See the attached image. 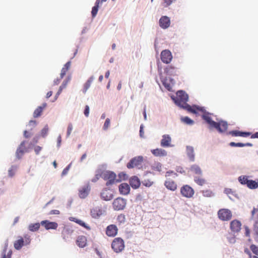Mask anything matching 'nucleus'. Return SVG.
I'll return each instance as SVG.
<instances>
[{"mask_svg": "<svg viewBox=\"0 0 258 258\" xmlns=\"http://www.w3.org/2000/svg\"><path fill=\"white\" fill-rule=\"evenodd\" d=\"M42 226H44L45 229H56L58 227V224L55 222H50L48 220H43L40 222Z\"/></svg>", "mask_w": 258, "mask_h": 258, "instance_id": "4468645a", "label": "nucleus"}, {"mask_svg": "<svg viewBox=\"0 0 258 258\" xmlns=\"http://www.w3.org/2000/svg\"><path fill=\"white\" fill-rule=\"evenodd\" d=\"M69 170V166H68V167H67L66 168H65L63 170V171H62V175H65V174H66L68 173V170Z\"/></svg>", "mask_w": 258, "mask_h": 258, "instance_id": "0e129e2a", "label": "nucleus"}, {"mask_svg": "<svg viewBox=\"0 0 258 258\" xmlns=\"http://www.w3.org/2000/svg\"><path fill=\"white\" fill-rule=\"evenodd\" d=\"M48 125H46L41 130V135L42 136V137H45L47 135V134L48 133Z\"/></svg>", "mask_w": 258, "mask_h": 258, "instance_id": "c03bdc74", "label": "nucleus"}, {"mask_svg": "<svg viewBox=\"0 0 258 258\" xmlns=\"http://www.w3.org/2000/svg\"><path fill=\"white\" fill-rule=\"evenodd\" d=\"M24 244V240L22 237H20L19 239L14 242V247L17 250L20 249Z\"/></svg>", "mask_w": 258, "mask_h": 258, "instance_id": "473e14b6", "label": "nucleus"}, {"mask_svg": "<svg viewBox=\"0 0 258 258\" xmlns=\"http://www.w3.org/2000/svg\"><path fill=\"white\" fill-rule=\"evenodd\" d=\"M176 171L182 173L184 172V170L182 167H178L176 169Z\"/></svg>", "mask_w": 258, "mask_h": 258, "instance_id": "e2e57ef3", "label": "nucleus"}, {"mask_svg": "<svg viewBox=\"0 0 258 258\" xmlns=\"http://www.w3.org/2000/svg\"><path fill=\"white\" fill-rule=\"evenodd\" d=\"M117 221L119 224L123 223L125 221V217L124 214H119L117 218Z\"/></svg>", "mask_w": 258, "mask_h": 258, "instance_id": "37998d69", "label": "nucleus"}, {"mask_svg": "<svg viewBox=\"0 0 258 258\" xmlns=\"http://www.w3.org/2000/svg\"><path fill=\"white\" fill-rule=\"evenodd\" d=\"M251 138H252V139L258 138V132H256V133L252 134L251 136Z\"/></svg>", "mask_w": 258, "mask_h": 258, "instance_id": "774afa93", "label": "nucleus"}, {"mask_svg": "<svg viewBox=\"0 0 258 258\" xmlns=\"http://www.w3.org/2000/svg\"><path fill=\"white\" fill-rule=\"evenodd\" d=\"M25 242L26 244H29L30 242V239L29 237H27L26 236H25Z\"/></svg>", "mask_w": 258, "mask_h": 258, "instance_id": "338daca9", "label": "nucleus"}, {"mask_svg": "<svg viewBox=\"0 0 258 258\" xmlns=\"http://www.w3.org/2000/svg\"><path fill=\"white\" fill-rule=\"evenodd\" d=\"M175 103L179 106L187 110L190 112L197 113V110L202 111V109L196 106H191L187 103L188 99L187 94L183 91H178L176 93Z\"/></svg>", "mask_w": 258, "mask_h": 258, "instance_id": "f257e3e1", "label": "nucleus"}, {"mask_svg": "<svg viewBox=\"0 0 258 258\" xmlns=\"http://www.w3.org/2000/svg\"><path fill=\"white\" fill-rule=\"evenodd\" d=\"M194 181L200 186H204L207 183V180L202 175L194 176Z\"/></svg>", "mask_w": 258, "mask_h": 258, "instance_id": "a878e982", "label": "nucleus"}, {"mask_svg": "<svg viewBox=\"0 0 258 258\" xmlns=\"http://www.w3.org/2000/svg\"><path fill=\"white\" fill-rule=\"evenodd\" d=\"M110 119L107 118L104 122V124L103 125V128L104 130H107L109 126H110Z\"/></svg>", "mask_w": 258, "mask_h": 258, "instance_id": "a18cd8bd", "label": "nucleus"}, {"mask_svg": "<svg viewBox=\"0 0 258 258\" xmlns=\"http://www.w3.org/2000/svg\"><path fill=\"white\" fill-rule=\"evenodd\" d=\"M203 196L205 197L210 198L214 196V193L210 189H205L201 191Z\"/></svg>", "mask_w": 258, "mask_h": 258, "instance_id": "58836bf2", "label": "nucleus"}, {"mask_svg": "<svg viewBox=\"0 0 258 258\" xmlns=\"http://www.w3.org/2000/svg\"><path fill=\"white\" fill-rule=\"evenodd\" d=\"M42 148L39 146H36L34 148V151L36 154H38L41 151Z\"/></svg>", "mask_w": 258, "mask_h": 258, "instance_id": "6e6d98bb", "label": "nucleus"}, {"mask_svg": "<svg viewBox=\"0 0 258 258\" xmlns=\"http://www.w3.org/2000/svg\"><path fill=\"white\" fill-rule=\"evenodd\" d=\"M125 247L124 241L120 237L115 238L111 243V248L116 253H119L124 250Z\"/></svg>", "mask_w": 258, "mask_h": 258, "instance_id": "20e7f679", "label": "nucleus"}, {"mask_svg": "<svg viewBox=\"0 0 258 258\" xmlns=\"http://www.w3.org/2000/svg\"><path fill=\"white\" fill-rule=\"evenodd\" d=\"M250 248L253 253L258 255V247L254 244H252Z\"/></svg>", "mask_w": 258, "mask_h": 258, "instance_id": "de8ad7c7", "label": "nucleus"}, {"mask_svg": "<svg viewBox=\"0 0 258 258\" xmlns=\"http://www.w3.org/2000/svg\"><path fill=\"white\" fill-rule=\"evenodd\" d=\"M101 177L104 180H106V185L109 186L114 183L115 182H119L120 180L116 179V174L110 171H106L102 172L100 174Z\"/></svg>", "mask_w": 258, "mask_h": 258, "instance_id": "7ed1b4c3", "label": "nucleus"}, {"mask_svg": "<svg viewBox=\"0 0 258 258\" xmlns=\"http://www.w3.org/2000/svg\"><path fill=\"white\" fill-rule=\"evenodd\" d=\"M252 145L249 143H247L245 144H243V143H236V147H245V146L251 147V146H252Z\"/></svg>", "mask_w": 258, "mask_h": 258, "instance_id": "09e8293b", "label": "nucleus"}, {"mask_svg": "<svg viewBox=\"0 0 258 258\" xmlns=\"http://www.w3.org/2000/svg\"><path fill=\"white\" fill-rule=\"evenodd\" d=\"M181 195L187 198H191L195 194L194 189L188 185H184L180 188Z\"/></svg>", "mask_w": 258, "mask_h": 258, "instance_id": "6e6552de", "label": "nucleus"}, {"mask_svg": "<svg viewBox=\"0 0 258 258\" xmlns=\"http://www.w3.org/2000/svg\"><path fill=\"white\" fill-rule=\"evenodd\" d=\"M74 230L69 227H64L62 231V236L63 239L64 240H67L70 238L73 233Z\"/></svg>", "mask_w": 258, "mask_h": 258, "instance_id": "6ab92c4d", "label": "nucleus"}, {"mask_svg": "<svg viewBox=\"0 0 258 258\" xmlns=\"http://www.w3.org/2000/svg\"><path fill=\"white\" fill-rule=\"evenodd\" d=\"M159 24L160 27L162 29H167L170 25V18L166 16H162L159 20Z\"/></svg>", "mask_w": 258, "mask_h": 258, "instance_id": "dca6fc26", "label": "nucleus"}, {"mask_svg": "<svg viewBox=\"0 0 258 258\" xmlns=\"http://www.w3.org/2000/svg\"><path fill=\"white\" fill-rule=\"evenodd\" d=\"M94 80V76L90 77L89 79L87 80V81L85 83L84 85V89H83V92L85 93L87 90L90 88L91 84L93 82V81Z\"/></svg>", "mask_w": 258, "mask_h": 258, "instance_id": "72a5a7b5", "label": "nucleus"}, {"mask_svg": "<svg viewBox=\"0 0 258 258\" xmlns=\"http://www.w3.org/2000/svg\"><path fill=\"white\" fill-rule=\"evenodd\" d=\"M89 107L88 105H86L85 109L84 110V114L86 117L89 116Z\"/></svg>", "mask_w": 258, "mask_h": 258, "instance_id": "603ef678", "label": "nucleus"}, {"mask_svg": "<svg viewBox=\"0 0 258 258\" xmlns=\"http://www.w3.org/2000/svg\"><path fill=\"white\" fill-rule=\"evenodd\" d=\"M87 238L84 235H81L78 237L76 243L78 246L83 248L87 245Z\"/></svg>", "mask_w": 258, "mask_h": 258, "instance_id": "412c9836", "label": "nucleus"}, {"mask_svg": "<svg viewBox=\"0 0 258 258\" xmlns=\"http://www.w3.org/2000/svg\"><path fill=\"white\" fill-rule=\"evenodd\" d=\"M47 104L46 103H44L42 104V106L38 107L33 112V117L35 118H37L39 117L43 110L46 107Z\"/></svg>", "mask_w": 258, "mask_h": 258, "instance_id": "bb28decb", "label": "nucleus"}, {"mask_svg": "<svg viewBox=\"0 0 258 258\" xmlns=\"http://www.w3.org/2000/svg\"><path fill=\"white\" fill-rule=\"evenodd\" d=\"M224 192L227 195L232 194L233 191L230 188H225L224 190Z\"/></svg>", "mask_w": 258, "mask_h": 258, "instance_id": "4d7b16f0", "label": "nucleus"}, {"mask_svg": "<svg viewBox=\"0 0 258 258\" xmlns=\"http://www.w3.org/2000/svg\"><path fill=\"white\" fill-rule=\"evenodd\" d=\"M40 224L39 223L31 224L29 225L28 229L32 232L36 231L39 229Z\"/></svg>", "mask_w": 258, "mask_h": 258, "instance_id": "e433bc0d", "label": "nucleus"}, {"mask_svg": "<svg viewBox=\"0 0 258 258\" xmlns=\"http://www.w3.org/2000/svg\"><path fill=\"white\" fill-rule=\"evenodd\" d=\"M245 235L247 237L250 236V230L247 227H245Z\"/></svg>", "mask_w": 258, "mask_h": 258, "instance_id": "680f3d73", "label": "nucleus"}, {"mask_svg": "<svg viewBox=\"0 0 258 258\" xmlns=\"http://www.w3.org/2000/svg\"><path fill=\"white\" fill-rule=\"evenodd\" d=\"M211 114L208 112H205L202 115V118L209 125V127L215 128L219 132L223 133L227 131L228 123L226 121L220 120L217 122L212 119Z\"/></svg>", "mask_w": 258, "mask_h": 258, "instance_id": "f03ea898", "label": "nucleus"}, {"mask_svg": "<svg viewBox=\"0 0 258 258\" xmlns=\"http://www.w3.org/2000/svg\"><path fill=\"white\" fill-rule=\"evenodd\" d=\"M186 152L189 160L191 161H194L195 160V154L193 147L191 146H187Z\"/></svg>", "mask_w": 258, "mask_h": 258, "instance_id": "2f4dec72", "label": "nucleus"}, {"mask_svg": "<svg viewBox=\"0 0 258 258\" xmlns=\"http://www.w3.org/2000/svg\"><path fill=\"white\" fill-rule=\"evenodd\" d=\"M101 3L100 0H96L95 6L92 8L91 14L93 17H95L98 12L99 5Z\"/></svg>", "mask_w": 258, "mask_h": 258, "instance_id": "c9c22d12", "label": "nucleus"}, {"mask_svg": "<svg viewBox=\"0 0 258 258\" xmlns=\"http://www.w3.org/2000/svg\"><path fill=\"white\" fill-rule=\"evenodd\" d=\"M217 215L219 219L223 221H229L232 217L231 211L227 209H220L218 211Z\"/></svg>", "mask_w": 258, "mask_h": 258, "instance_id": "423d86ee", "label": "nucleus"}, {"mask_svg": "<svg viewBox=\"0 0 258 258\" xmlns=\"http://www.w3.org/2000/svg\"><path fill=\"white\" fill-rule=\"evenodd\" d=\"M165 73L170 76L177 75V71L176 69L171 66H169L165 69Z\"/></svg>", "mask_w": 258, "mask_h": 258, "instance_id": "cd10ccee", "label": "nucleus"}, {"mask_svg": "<svg viewBox=\"0 0 258 258\" xmlns=\"http://www.w3.org/2000/svg\"><path fill=\"white\" fill-rule=\"evenodd\" d=\"M71 65V61L67 62L63 67L61 69V73L60 74V79H62L63 77L66 75L67 72L70 69Z\"/></svg>", "mask_w": 258, "mask_h": 258, "instance_id": "c756f323", "label": "nucleus"}, {"mask_svg": "<svg viewBox=\"0 0 258 258\" xmlns=\"http://www.w3.org/2000/svg\"><path fill=\"white\" fill-rule=\"evenodd\" d=\"M112 206L115 210H122L126 206V201L123 198H117L113 201Z\"/></svg>", "mask_w": 258, "mask_h": 258, "instance_id": "1a4fd4ad", "label": "nucleus"}, {"mask_svg": "<svg viewBox=\"0 0 258 258\" xmlns=\"http://www.w3.org/2000/svg\"><path fill=\"white\" fill-rule=\"evenodd\" d=\"M8 247V245L7 244L3 251L2 252V258H11L12 251L10 249L7 252V249Z\"/></svg>", "mask_w": 258, "mask_h": 258, "instance_id": "f704fd0d", "label": "nucleus"}, {"mask_svg": "<svg viewBox=\"0 0 258 258\" xmlns=\"http://www.w3.org/2000/svg\"><path fill=\"white\" fill-rule=\"evenodd\" d=\"M101 197L105 201H109L113 198V195L109 189L105 188L101 193Z\"/></svg>", "mask_w": 258, "mask_h": 258, "instance_id": "aec40b11", "label": "nucleus"}, {"mask_svg": "<svg viewBox=\"0 0 258 258\" xmlns=\"http://www.w3.org/2000/svg\"><path fill=\"white\" fill-rule=\"evenodd\" d=\"M75 222L77 223H78V224H79L80 225H81L82 227L85 228L87 230H90V229H91L89 226H88L84 221H82L81 220L77 219L75 221Z\"/></svg>", "mask_w": 258, "mask_h": 258, "instance_id": "79ce46f5", "label": "nucleus"}, {"mask_svg": "<svg viewBox=\"0 0 258 258\" xmlns=\"http://www.w3.org/2000/svg\"><path fill=\"white\" fill-rule=\"evenodd\" d=\"M239 181L242 184H246L247 185L249 179H248L247 177L245 176H241L238 178Z\"/></svg>", "mask_w": 258, "mask_h": 258, "instance_id": "a19ab883", "label": "nucleus"}, {"mask_svg": "<svg viewBox=\"0 0 258 258\" xmlns=\"http://www.w3.org/2000/svg\"><path fill=\"white\" fill-rule=\"evenodd\" d=\"M130 185L134 189L138 188L141 182L139 179V178L136 176H134L131 177L130 179Z\"/></svg>", "mask_w": 258, "mask_h": 258, "instance_id": "4be33fe9", "label": "nucleus"}, {"mask_svg": "<svg viewBox=\"0 0 258 258\" xmlns=\"http://www.w3.org/2000/svg\"><path fill=\"white\" fill-rule=\"evenodd\" d=\"M165 186L171 190H175L177 188V185L176 183L170 180H166L164 183Z\"/></svg>", "mask_w": 258, "mask_h": 258, "instance_id": "c85d7f7f", "label": "nucleus"}, {"mask_svg": "<svg viewBox=\"0 0 258 258\" xmlns=\"http://www.w3.org/2000/svg\"><path fill=\"white\" fill-rule=\"evenodd\" d=\"M24 136L25 138H29L31 136V134H29L27 131L24 132Z\"/></svg>", "mask_w": 258, "mask_h": 258, "instance_id": "052dcab7", "label": "nucleus"}, {"mask_svg": "<svg viewBox=\"0 0 258 258\" xmlns=\"http://www.w3.org/2000/svg\"><path fill=\"white\" fill-rule=\"evenodd\" d=\"M229 134L234 137H247L251 135L250 132H244L239 131H232L230 132Z\"/></svg>", "mask_w": 258, "mask_h": 258, "instance_id": "b1692460", "label": "nucleus"}, {"mask_svg": "<svg viewBox=\"0 0 258 258\" xmlns=\"http://www.w3.org/2000/svg\"><path fill=\"white\" fill-rule=\"evenodd\" d=\"M25 141H23L18 148L16 151V156L20 159L24 153L28 152V149L25 147Z\"/></svg>", "mask_w": 258, "mask_h": 258, "instance_id": "f3484780", "label": "nucleus"}, {"mask_svg": "<svg viewBox=\"0 0 258 258\" xmlns=\"http://www.w3.org/2000/svg\"><path fill=\"white\" fill-rule=\"evenodd\" d=\"M241 223L240 221L235 219L231 221L230 229L231 232L234 235L238 233L241 229Z\"/></svg>", "mask_w": 258, "mask_h": 258, "instance_id": "9d476101", "label": "nucleus"}, {"mask_svg": "<svg viewBox=\"0 0 258 258\" xmlns=\"http://www.w3.org/2000/svg\"><path fill=\"white\" fill-rule=\"evenodd\" d=\"M171 138L168 135H164L162 136V139L161 140V146L163 147H172L171 144Z\"/></svg>", "mask_w": 258, "mask_h": 258, "instance_id": "a211bd4d", "label": "nucleus"}, {"mask_svg": "<svg viewBox=\"0 0 258 258\" xmlns=\"http://www.w3.org/2000/svg\"><path fill=\"white\" fill-rule=\"evenodd\" d=\"M73 130V125L72 123H69L67 129V137H69Z\"/></svg>", "mask_w": 258, "mask_h": 258, "instance_id": "8fccbe9b", "label": "nucleus"}, {"mask_svg": "<svg viewBox=\"0 0 258 258\" xmlns=\"http://www.w3.org/2000/svg\"><path fill=\"white\" fill-rule=\"evenodd\" d=\"M59 214V211L57 210H52L49 213V215H58Z\"/></svg>", "mask_w": 258, "mask_h": 258, "instance_id": "5fc2aeb1", "label": "nucleus"}, {"mask_svg": "<svg viewBox=\"0 0 258 258\" xmlns=\"http://www.w3.org/2000/svg\"><path fill=\"white\" fill-rule=\"evenodd\" d=\"M190 170L194 174L200 176L202 175V170L201 168L197 165H193L190 168Z\"/></svg>", "mask_w": 258, "mask_h": 258, "instance_id": "7c9ffc66", "label": "nucleus"}, {"mask_svg": "<svg viewBox=\"0 0 258 258\" xmlns=\"http://www.w3.org/2000/svg\"><path fill=\"white\" fill-rule=\"evenodd\" d=\"M91 190V186L89 183H87L79 189V197L81 199L86 198L89 194Z\"/></svg>", "mask_w": 258, "mask_h": 258, "instance_id": "f8f14e48", "label": "nucleus"}, {"mask_svg": "<svg viewBox=\"0 0 258 258\" xmlns=\"http://www.w3.org/2000/svg\"><path fill=\"white\" fill-rule=\"evenodd\" d=\"M163 84L167 90H170L171 86L169 84L166 83L165 81L163 82Z\"/></svg>", "mask_w": 258, "mask_h": 258, "instance_id": "bf43d9fd", "label": "nucleus"}, {"mask_svg": "<svg viewBox=\"0 0 258 258\" xmlns=\"http://www.w3.org/2000/svg\"><path fill=\"white\" fill-rule=\"evenodd\" d=\"M119 190L121 194L126 195L130 192V187L128 184L123 183L119 186Z\"/></svg>", "mask_w": 258, "mask_h": 258, "instance_id": "5701e85b", "label": "nucleus"}, {"mask_svg": "<svg viewBox=\"0 0 258 258\" xmlns=\"http://www.w3.org/2000/svg\"><path fill=\"white\" fill-rule=\"evenodd\" d=\"M251 218L254 221L253 231L255 239H258V205L251 211Z\"/></svg>", "mask_w": 258, "mask_h": 258, "instance_id": "39448f33", "label": "nucleus"}, {"mask_svg": "<svg viewBox=\"0 0 258 258\" xmlns=\"http://www.w3.org/2000/svg\"><path fill=\"white\" fill-rule=\"evenodd\" d=\"M144 158L142 156L135 157L132 159L127 164L126 167L128 169L133 168L134 167H139L141 166L143 162Z\"/></svg>", "mask_w": 258, "mask_h": 258, "instance_id": "0eeeda50", "label": "nucleus"}, {"mask_svg": "<svg viewBox=\"0 0 258 258\" xmlns=\"http://www.w3.org/2000/svg\"><path fill=\"white\" fill-rule=\"evenodd\" d=\"M247 186L250 189L256 188L258 187V182L255 180H249Z\"/></svg>", "mask_w": 258, "mask_h": 258, "instance_id": "4c0bfd02", "label": "nucleus"}, {"mask_svg": "<svg viewBox=\"0 0 258 258\" xmlns=\"http://www.w3.org/2000/svg\"><path fill=\"white\" fill-rule=\"evenodd\" d=\"M172 59V55L170 51L167 49L163 50L161 53V59L165 63H169Z\"/></svg>", "mask_w": 258, "mask_h": 258, "instance_id": "9b49d317", "label": "nucleus"}, {"mask_svg": "<svg viewBox=\"0 0 258 258\" xmlns=\"http://www.w3.org/2000/svg\"><path fill=\"white\" fill-rule=\"evenodd\" d=\"M173 174L175 176H177V174L176 173H175L174 171H168L166 172L165 176L166 177L170 176V175H173Z\"/></svg>", "mask_w": 258, "mask_h": 258, "instance_id": "864d4df0", "label": "nucleus"}, {"mask_svg": "<svg viewBox=\"0 0 258 258\" xmlns=\"http://www.w3.org/2000/svg\"><path fill=\"white\" fill-rule=\"evenodd\" d=\"M105 211L101 207H96L91 210V215L93 218H98L102 215Z\"/></svg>", "mask_w": 258, "mask_h": 258, "instance_id": "2eb2a0df", "label": "nucleus"}, {"mask_svg": "<svg viewBox=\"0 0 258 258\" xmlns=\"http://www.w3.org/2000/svg\"><path fill=\"white\" fill-rule=\"evenodd\" d=\"M142 183H143V184L144 185H145L146 187H150V186H151L152 185L153 182H151V181H150L149 180H144L142 182Z\"/></svg>", "mask_w": 258, "mask_h": 258, "instance_id": "3c124183", "label": "nucleus"}, {"mask_svg": "<svg viewBox=\"0 0 258 258\" xmlns=\"http://www.w3.org/2000/svg\"><path fill=\"white\" fill-rule=\"evenodd\" d=\"M181 120L186 124L191 125L194 123V121L187 116L181 117Z\"/></svg>", "mask_w": 258, "mask_h": 258, "instance_id": "ea45409f", "label": "nucleus"}, {"mask_svg": "<svg viewBox=\"0 0 258 258\" xmlns=\"http://www.w3.org/2000/svg\"><path fill=\"white\" fill-rule=\"evenodd\" d=\"M175 1L176 0H164L163 3V6L164 7H167Z\"/></svg>", "mask_w": 258, "mask_h": 258, "instance_id": "49530a36", "label": "nucleus"}, {"mask_svg": "<svg viewBox=\"0 0 258 258\" xmlns=\"http://www.w3.org/2000/svg\"><path fill=\"white\" fill-rule=\"evenodd\" d=\"M15 174L14 171L13 169H11L9 170V175L10 176L12 177Z\"/></svg>", "mask_w": 258, "mask_h": 258, "instance_id": "69168bd1", "label": "nucleus"}, {"mask_svg": "<svg viewBox=\"0 0 258 258\" xmlns=\"http://www.w3.org/2000/svg\"><path fill=\"white\" fill-rule=\"evenodd\" d=\"M151 152L155 156L163 157L167 155V152L161 148L152 150Z\"/></svg>", "mask_w": 258, "mask_h": 258, "instance_id": "393cba45", "label": "nucleus"}, {"mask_svg": "<svg viewBox=\"0 0 258 258\" xmlns=\"http://www.w3.org/2000/svg\"><path fill=\"white\" fill-rule=\"evenodd\" d=\"M118 232V228L115 225H108L106 229V234L109 237H114Z\"/></svg>", "mask_w": 258, "mask_h": 258, "instance_id": "ddd939ff", "label": "nucleus"}, {"mask_svg": "<svg viewBox=\"0 0 258 258\" xmlns=\"http://www.w3.org/2000/svg\"><path fill=\"white\" fill-rule=\"evenodd\" d=\"M140 135L141 137L144 136L143 126L141 125L140 128Z\"/></svg>", "mask_w": 258, "mask_h": 258, "instance_id": "13d9d810", "label": "nucleus"}]
</instances>
